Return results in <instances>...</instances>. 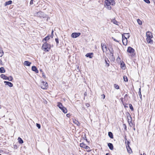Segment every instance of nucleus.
I'll return each instance as SVG.
<instances>
[{
    "mask_svg": "<svg viewBox=\"0 0 155 155\" xmlns=\"http://www.w3.org/2000/svg\"><path fill=\"white\" fill-rule=\"evenodd\" d=\"M44 43L41 47L42 49L44 50L46 52H48L51 48V45L47 43V42Z\"/></svg>",
    "mask_w": 155,
    "mask_h": 155,
    "instance_id": "f257e3e1",
    "label": "nucleus"
},
{
    "mask_svg": "<svg viewBox=\"0 0 155 155\" xmlns=\"http://www.w3.org/2000/svg\"><path fill=\"white\" fill-rule=\"evenodd\" d=\"M57 106L60 109L64 114H66L67 112V109L64 107L62 103L60 102L57 103Z\"/></svg>",
    "mask_w": 155,
    "mask_h": 155,
    "instance_id": "f03ea898",
    "label": "nucleus"
},
{
    "mask_svg": "<svg viewBox=\"0 0 155 155\" xmlns=\"http://www.w3.org/2000/svg\"><path fill=\"white\" fill-rule=\"evenodd\" d=\"M104 3L105 4V5H104L105 7L108 9L110 10L111 8V7L110 6L111 4L108 1V0H106L104 2Z\"/></svg>",
    "mask_w": 155,
    "mask_h": 155,
    "instance_id": "7ed1b4c3",
    "label": "nucleus"
},
{
    "mask_svg": "<svg viewBox=\"0 0 155 155\" xmlns=\"http://www.w3.org/2000/svg\"><path fill=\"white\" fill-rule=\"evenodd\" d=\"M48 84L47 82L42 81L41 85V87L43 89H46L47 88Z\"/></svg>",
    "mask_w": 155,
    "mask_h": 155,
    "instance_id": "20e7f679",
    "label": "nucleus"
},
{
    "mask_svg": "<svg viewBox=\"0 0 155 155\" xmlns=\"http://www.w3.org/2000/svg\"><path fill=\"white\" fill-rule=\"evenodd\" d=\"M37 16L40 18H46V15L43 12H39L37 13Z\"/></svg>",
    "mask_w": 155,
    "mask_h": 155,
    "instance_id": "39448f33",
    "label": "nucleus"
},
{
    "mask_svg": "<svg viewBox=\"0 0 155 155\" xmlns=\"http://www.w3.org/2000/svg\"><path fill=\"white\" fill-rule=\"evenodd\" d=\"M81 35V33L79 32H74L72 34L71 37L73 38H76Z\"/></svg>",
    "mask_w": 155,
    "mask_h": 155,
    "instance_id": "423d86ee",
    "label": "nucleus"
},
{
    "mask_svg": "<svg viewBox=\"0 0 155 155\" xmlns=\"http://www.w3.org/2000/svg\"><path fill=\"white\" fill-rule=\"evenodd\" d=\"M127 118L128 120V123L130 124L132 123L131 117L129 113H128L127 114Z\"/></svg>",
    "mask_w": 155,
    "mask_h": 155,
    "instance_id": "0eeeda50",
    "label": "nucleus"
},
{
    "mask_svg": "<svg viewBox=\"0 0 155 155\" xmlns=\"http://www.w3.org/2000/svg\"><path fill=\"white\" fill-rule=\"evenodd\" d=\"M146 36L147 38H153L152 33L150 31H148L146 32Z\"/></svg>",
    "mask_w": 155,
    "mask_h": 155,
    "instance_id": "6e6552de",
    "label": "nucleus"
},
{
    "mask_svg": "<svg viewBox=\"0 0 155 155\" xmlns=\"http://www.w3.org/2000/svg\"><path fill=\"white\" fill-rule=\"evenodd\" d=\"M127 51L128 53H132L134 52V50L130 47H129L127 48Z\"/></svg>",
    "mask_w": 155,
    "mask_h": 155,
    "instance_id": "1a4fd4ad",
    "label": "nucleus"
},
{
    "mask_svg": "<svg viewBox=\"0 0 155 155\" xmlns=\"http://www.w3.org/2000/svg\"><path fill=\"white\" fill-rule=\"evenodd\" d=\"M105 62L106 64V66H107V67L109 66L110 64V61H109L108 59L106 57L104 58Z\"/></svg>",
    "mask_w": 155,
    "mask_h": 155,
    "instance_id": "9d476101",
    "label": "nucleus"
},
{
    "mask_svg": "<svg viewBox=\"0 0 155 155\" xmlns=\"http://www.w3.org/2000/svg\"><path fill=\"white\" fill-rule=\"evenodd\" d=\"M4 83L6 85H8L10 87H12L13 86V84L10 82L5 81H4Z\"/></svg>",
    "mask_w": 155,
    "mask_h": 155,
    "instance_id": "9b49d317",
    "label": "nucleus"
},
{
    "mask_svg": "<svg viewBox=\"0 0 155 155\" xmlns=\"http://www.w3.org/2000/svg\"><path fill=\"white\" fill-rule=\"evenodd\" d=\"M31 69L32 71H35L36 73H38V71L35 66H32Z\"/></svg>",
    "mask_w": 155,
    "mask_h": 155,
    "instance_id": "f8f14e48",
    "label": "nucleus"
},
{
    "mask_svg": "<svg viewBox=\"0 0 155 155\" xmlns=\"http://www.w3.org/2000/svg\"><path fill=\"white\" fill-rule=\"evenodd\" d=\"M151 38H147L146 40L148 43H150L151 44L153 43V41L151 39Z\"/></svg>",
    "mask_w": 155,
    "mask_h": 155,
    "instance_id": "ddd939ff",
    "label": "nucleus"
},
{
    "mask_svg": "<svg viewBox=\"0 0 155 155\" xmlns=\"http://www.w3.org/2000/svg\"><path fill=\"white\" fill-rule=\"evenodd\" d=\"M93 53H89L87 54L85 56L87 57H89L90 58H91L92 57V55H93Z\"/></svg>",
    "mask_w": 155,
    "mask_h": 155,
    "instance_id": "4468645a",
    "label": "nucleus"
},
{
    "mask_svg": "<svg viewBox=\"0 0 155 155\" xmlns=\"http://www.w3.org/2000/svg\"><path fill=\"white\" fill-rule=\"evenodd\" d=\"M122 42L123 45L126 46L127 45V38H125V39H122Z\"/></svg>",
    "mask_w": 155,
    "mask_h": 155,
    "instance_id": "2eb2a0df",
    "label": "nucleus"
},
{
    "mask_svg": "<svg viewBox=\"0 0 155 155\" xmlns=\"http://www.w3.org/2000/svg\"><path fill=\"white\" fill-rule=\"evenodd\" d=\"M107 146L109 147V149L111 150H113L114 149V147L113 144L111 143H108Z\"/></svg>",
    "mask_w": 155,
    "mask_h": 155,
    "instance_id": "dca6fc26",
    "label": "nucleus"
},
{
    "mask_svg": "<svg viewBox=\"0 0 155 155\" xmlns=\"http://www.w3.org/2000/svg\"><path fill=\"white\" fill-rule=\"evenodd\" d=\"M31 63L30 62L28 61H25L24 62V64L27 66H30Z\"/></svg>",
    "mask_w": 155,
    "mask_h": 155,
    "instance_id": "f3484780",
    "label": "nucleus"
},
{
    "mask_svg": "<svg viewBox=\"0 0 155 155\" xmlns=\"http://www.w3.org/2000/svg\"><path fill=\"white\" fill-rule=\"evenodd\" d=\"M49 39L50 38L49 36H48L43 39L42 41L44 43L45 42H46L47 41L49 40Z\"/></svg>",
    "mask_w": 155,
    "mask_h": 155,
    "instance_id": "a211bd4d",
    "label": "nucleus"
},
{
    "mask_svg": "<svg viewBox=\"0 0 155 155\" xmlns=\"http://www.w3.org/2000/svg\"><path fill=\"white\" fill-rule=\"evenodd\" d=\"M111 22H112L113 24H115L117 25H118V22L117 21L115 20V19H112L111 20Z\"/></svg>",
    "mask_w": 155,
    "mask_h": 155,
    "instance_id": "6ab92c4d",
    "label": "nucleus"
},
{
    "mask_svg": "<svg viewBox=\"0 0 155 155\" xmlns=\"http://www.w3.org/2000/svg\"><path fill=\"white\" fill-rule=\"evenodd\" d=\"M73 122L77 126H79L80 125V124L78 121L75 119L73 120Z\"/></svg>",
    "mask_w": 155,
    "mask_h": 155,
    "instance_id": "aec40b11",
    "label": "nucleus"
},
{
    "mask_svg": "<svg viewBox=\"0 0 155 155\" xmlns=\"http://www.w3.org/2000/svg\"><path fill=\"white\" fill-rule=\"evenodd\" d=\"M110 2V4L112 5H114L115 4V2L114 0H108Z\"/></svg>",
    "mask_w": 155,
    "mask_h": 155,
    "instance_id": "412c9836",
    "label": "nucleus"
},
{
    "mask_svg": "<svg viewBox=\"0 0 155 155\" xmlns=\"http://www.w3.org/2000/svg\"><path fill=\"white\" fill-rule=\"evenodd\" d=\"M101 47L102 49V50L103 52H104V48H107L106 46L105 45V43H101Z\"/></svg>",
    "mask_w": 155,
    "mask_h": 155,
    "instance_id": "4be33fe9",
    "label": "nucleus"
},
{
    "mask_svg": "<svg viewBox=\"0 0 155 155\" xmlns=\"http://www.w3.org/2000/svg\"><path fill=\"white\" fill-rule=\"evenodd\" d=\"M108 135L110 138H111V139L113 138H114L113 137V135L111 132H108Z\"/></svg>",
    "mask_w": 155,
    "mask_h": 155,
    "instance_id": "5701e85b",
    "label": "nucleus"
},
{
    "mask_svg": "<svg viewBox=\"0 0 155 155\" xmlns=\"http://www.w3.org/2000/svg\"><path fill=\"white\" fill-rule=\"evenodd\" d=\"M0 77L1 78H3L4 80H6L7 78V76H5L4 74H2L0 75Z\"/></svg>",
    "mask_w": 155,
    "mask_h": 155,
    "instance_id": "b1692460",
    "label": "nucleus"
},
{
    "mask_svg": "<svg viewBox=\"0 0 155 155\" xmlns=\"http://www.w3.org/2000/svg\"><path fill=\"white\" fill-rule=\"evenodd\" d=\"M5 72V70L3 67L0 68V73H4Z\"/></svg>",
    "mask_w": 155,
    "mask_h": 155,
    "instance_id": "393cba45",
    "label": "nucleus"
},
{
    "mask_svg": "<svg viewBox=\"0 0 155 155\" xmlns=\"http://www.w3.org/2000/svg\"><path fill=\"white\" fill-rule=\"evenodd\" d=\"M18 142L20 144H22L23 143V141L22 139L20 137H18Z\"/></svg>",
    "mask_w": 155,
    "mask_h": 155,
    "instance_id": "a878e982",
    "label": "nucleus"
},
{
    "mask_svg": "<svg viewBox=\"0 0 155 155\" xmlns=\"http://www.w3.org/2000/svg\"><path fill=\"white\" fill-rule=\"evenodd\" d=\"M120 67L121 68L123 69H125V64L124 62L123 63H121Z\"/></svg>",
    "mask_w": 155,
    "mask_h": 155,
    "instance_id": "bb28decb",
    "label": "nucleus"
},
{
    "mask_svg": "<svg viewBox=\"0 0 155 155\" xmlns=\"http://www.w3.org/2000/svg\"><path fill=\"white\" fill-rule=\"evenodd\" d=\"M85 148L87 152H90L91 151L90 147L87 146L85 147Z\"/></svg>",
    "mask_w": 155,
    "mask_h": 155,
    "instance_id": "cd10ccee",
    "label": "nucleus"
},
{
    "mask_svg": "<svg viewBox=\"0 0 155 155\" xmlns=\"http://www.w3.org/2000/svg\"><path fill=\"white\" fill-rule=\"evenodd\" d=\"M6 80L10 81H12L13 80V78L12 76H10L9 77H7Z\"/></svg>",
    "mask_w": 155,
    "mask_h": 155,
    "instance_id": "c85d7f7f",
    "label": "nucleus"
},
{
    "mask_svg": "<svg viewBox=\"0 0 155 155\" xmlns=\"http://www.w3.org/2000/svg\"><path fill=\"white\" fill-rule=\"evenodd\" d=\"M127 143H126V146L127 147V148H129V149H130V147L129 146V144L130 143V142H129L128 140H127Z\"/></svg>",
    "mask_w": 155,
    "mask_h": 155,
    "instance_id": "c756f323",
    "label": "nucleus"
},
{
    "mask_svg": "<svg viewBox=\"0 0 155 155\" xmlns=\"http://www.w3.org/2000/svg\"><path fill=\"white\" fill-rule=\"evenodd\" d=\"M86 144H84L83 143H81L80 144V146L83 148H85V147L86 146Z\"/></svg>",
    "mask_w": 155,
    "mask_h": 155,
    "instance_id": "7c9ffc66",
    "label": "nucleus"
},
{
    "mask_svg": "<svg viewBox=\"0 0 155 155\" xmlns=\"http://www.w3.org/2000/svg\"><path fill=\"white\" fill-rule=\"evenodd\" d=\"M12 3V1L11 0L7 2H5V5H10Z\"/></svg>",
    "mask_w": 155,
    "mask_h": 155,
    "instance_id": "2f4dec72",
    "label": "nucleus"
},
{
    "mask_svg": "<svg viewBox=\"0 0 155 155\" xmlns=\"http://www.w3.org/2000/svg\"><path fill=\"white\" fill-rule=\"evenodd\" d=\"M137 22L139 25H141L142 24V22L139 19L137 20Z\"/></svg>",
    "mask_w": 155,
    "mask_h": 155,
    "instance_id": "473e14b6",
    "label": "nucleus"
},
{
    "mask_svg": "<svg viewBox=\"0 0 155 155\" xmlns=\"http://www.w3.org/2000/svg\"><path fill=\"white\" fill-rule=\"evenodd\" d=\"M4 54V52L3 51L0 49V57H2Z\"/></svg>",
    "mask_w": 155,
    "mask_h": 155,
    "instance_id": "72a5a7b5",
    "label": "nucleus"
},
{
    "mask_svg": "<svg viewBox=\"0 0 155 155\" xmlns=\"http://www.w3.org/2000/svg\"><path fill=\"white\" fill-rule=\"evenodd\" d=\"M123 79H124V81L125 82H127L128 81V79L127 76H124L123 77Z\"/></svg>",
    "mask_w": 155,
    "mask_h": 155,
    "instance_id": "f704fd0d",
    "label": "nucleus"
},
{
    "mask_svg": "<svg viewBox=\"0 0 155 155\" xmlns=\"http://www.w3.org/2000/svg\"><path fill=\"white\" fill-rule=\"evenodd\" d=\"M129 106L131 110H133L134 108H133V107L132 105L131 104H129Z\"/></svg>",
    "mask_w": 155,
    "mask_h": 155,
    "instance_id": "c9c22d12",
    "label": "nucleus"
},
{
    "mask_svg": "<svg viewBox=\"0 0 155 155\" xmlns=\"http://www.w3.org/2000/svg\"><path fill=\"white\" fill-rule=\"evenodd\" d=\"M127 150L128 152H129V153H130L132 152V151L131 149H130V150L129 149V148H127Z\"/></svg>",
    "mask_w": 155,
    "mask_h": 155,
    "instance_id": "e433bc0d",
    "label": "nucleus"
},
{
    "mask_svg": "<svg viewBox=\"0 0 155 155\" xmlns=\"http://www.w3.org/2000/svg\"><path fill=\"white\" fill-rule=\"evenodd\" d=\"M125 36L127 37V38H129L130 37V35L129 33H125Z\"/></svg>",
    "mask_w": 155,
    "mask_h": 155,
    "instance_id": "4c0bfd02",
    "label": "nucleus"
},
{
    "mask_svg": "<svg viewBox=\"0 0 155 155\" xmlns=\"http://www.w3.org/2000/svg\"><path fill=\"white\" fill-rule=\"evenodd\" d=\"M114 86L115 88L117 89H118L119 88V86L118 85L115 84H114Z\"/></svg>",
    "mask_w": 155,
    "mask_h": 155,
    "instance_id": "58836bf2",
    "label": "nucleus"
},
{
    "mask_svg": "<svg viewBox=\"0 0 155 155\" xmlns=\"http://www.w3.org/2000/svg\"><path fill=\"white\" fill-rule=\"evenodd\" d=\"M125 33H124L123 34H122V39H125V38H127V37H126L125 35Z\"/></svg>",
    "mask_w": 155,
    "mask_h": 155,
    "instance_id": "ea45409f",
    "label": "nucleus"
},
{
    "mask_svg": "<svg viewBox=\"0 0 155 155\" xmlns=\"http://www.w3.org/2000/svg\"><path fill=\"white\" fill-rule=\"evenodd\" d=\"M83 139L84 140H86V141L88 142V141L87 139H86V137L85 135H84L83 137H82V139Z\"/></svg>",
    "mask_w": 155,
    "mask_h": 155,
    "instance_id": "a19ab883",
    "label": "nucleus"
},
{
    "mask_svg": "<svg viewBox=\"0 0 155 155\" xmlns=\"http://www.w3.org/2000/svg\"><path fill=\"white\" fill-rule=\"evenodd\" d=\"M36 126L38 129H40L41 128V125L40 124L37 123Z\"/></svg>",
    "mask_w": 155,
    "mask_h": 155,
    "instance_id": "79ce46f5",
    "label": "nucleus"
},
{
    "mask_svg": "<svg viewBox=\"0 0 155 155\" xmlns=\"http://www.w3.org/2000/svg\"><path fill=\"white\" fill-rule=\"evenodd\" d=\"M138 95L139 97H140V98H142V95L141 93V91H139L138 92Z\"/></svg>",
    "mask_w": 155,
    "mask_h": 155,
    "instance_id": "37998d69",
    "label": "nucleus"
},
{
    "mask_svg": "<svg viewBox=\"0 0 155 155\" xmlns=\"http://www.w3.org/2000/svg\"><path fill=\"white\" fill-rule=\"evenodd\" d=\"M55 41L56 42L57 45H58L59 43L58 38H55Z\"/></svg>",
    "mask_w": 155,
    "mask_h": 155,
    "instance_id": "c03bdc74",
    "label": "nucleus"
},
{
    "mask_svg": "<svg viewBox=\"0 0 155 155\" xmlns=\"http://www.w3.org/2000/svg\"><path fill=\"white\" fill-rule=\"evenodd\" d=\"M143 1L149 4L150 3V1L149 0H143Z\"/></svg>",
    "mask_w": 155,
    "mask_h": 155,
    "instance_id": "a18cd8bd",
    "label": "nucleus"
},
{
    "mask_svg": "<svg viewBox=\"0 0 155 155\" xmlns=\"http://www.w3.org/2000/svg\"><path fill=\"white\" fill-rule=\"evenodd\" d=\"M53 32H54V31L53 30H52V31L51 33V38H53Z\"/></svg>",
    "mask_w": 155,
    "mask_h": 155,
    "instance_id": "49530a36",
    "label": "nucleus"
},
{
    "mask_svg": "<svg viewBox=\"0 0 155 155\" xmlns=\"http://www.w3.org/2000/svg\"><path fill=\"white\" fill-rule=\"evenodd\" d=\"M109 51L110 53V54L113 53L114 51H113V48H112L111 50H109Z\"/></svg>",
    "mask_w": 155,
    "mask_h": 155,
    "instance_id": "de8ad7c7",
    "label": "nucleus"
},
{
    "mask_svg": "<svg viewBox=\"0 0 155 155\" xmlns=\"http://www.w3.org/2000/svg\"><path fill=\"white\" fill-rule=\"evenodd\" d=\"M112 38L114 40V41H115L116 42H119V41L118 40H117L115 38H114L113 37H112Z\"/></svg>",
    "mask_w": 155,
    "mask_h": 155,
    "instance_id": "09e8293b",
    "label": "nucleus"
},
{
    "mask_svg": "<svg viewBox=\"0 0 155 155\" xmlns=\"http://www.w3.org/2000/svg\"><path fill=\"white\" fill-rule=\"evenodd\" d=\"M126 137H127L125 135L124 136V139H125V142L126 143L127 142V140Z\"/></svg>",
    "mask_w": 155,
    "mask_h": 155,
    "instance_id": "8fccbe9b",
    "label": "nucleus"
},
{
    "mask_svg": "<svg viewBox=\"0 0 155 155\" xmlns=\"http://www.w3.org/2000/svg\"><path fill=\"white\" fill-rule=\"evenodd\" d=\"M102 98H103V99H104L105 97V96L104 94H102L101 95Z\"/></svg>",
    "mask_w": 155,
    "mask_h": 155,
    "instance_id": "3c124183",
    "label": "nucleus"
},
{
    "mask_svg": "<svg viewBox=\"0 0 155 155\" xmlns=\"http://www.w3.org/2000/svg\"><path fill=\"white\" fill-rule=\"evenodd\" d=\"M124 98L123 97H121L120 98V100L122 103H124Z\"/></svg>",
    "mask_w": 155,
    "mask_h": 155,
    "instance_id": "603ef678",
    "label": "nucleus"
},
{
    "mask_svg": "<svg viewBox=\"0 0 155 155\" xmlns=\"http://www.w3.org/2000/svg\"><path fill=\"white\" fill-rule=\"evenodd\" d=\"M34 0H31L30 2V5L33 4Z\"/></svg>",
    "mask_w": 155,
    "mask_h": 155,
    "instance_id": "864d4df0",
    "label": "nucleus"
},
{
    "mask_svg": "<svg viewBox=\"0 0 155 155\" xmlns=\"http://www.w3.org/2000/svg\"><path fill=\"white\" fill-rule=\"evenodd\" d=\"M42 77L44 78H46V76H45V74H44V73H42Z\"/></svg>",
    "mask_w": 155,
    "mask_h": 155,
    "instance_id": "5fc2aeb1",
    "label": "nucleus"
},
{
    "mask_svg": "<svg viewBox=\"0 0 155 155\" xmlns=\"http://www.w3.org/2000/svg\"><path fill=\"white\" fill-rule=\"evenodd\" d=\"M123 126H124V129H125V130H127L126 129V128H127V126H126V125H125V124H123Z\"/></svg>",
    "mask_w": 155,
    "mask_h": 155,
    "instance_id": "6e6d98bb",
    "label": "nucleus"
},
{
    "mask_svg": "<svg viewBox=\"0 0 155 155\" xmlns=\"http://www.w3.org/2000/svg\"><path fill=\"white\" fill-rule=\"evenodd\" d=\"M14 148L16 149H17L18 148V146L16 145H14Z\"/></svg>",
    "mask_w": 155,
    "mask_h": 155,
    "instance_id": "4d7b16f0",
    "label": "nucleus"
},
{
    "mask_svg": "<svg viewBox=\"0 0 155 155\" xmlns=\"http://www.w3.org/2000/svg\"><path fill=\"white\" fill-rule=\"evenodd\" d=\"M111 54V56L112 57V58L114 59V55H113V54L112 53V54Z\"/></svg>",
    "mask_w": 155,
    "mask_h": 155,
    "instance_id": "13d9d810",
    "label": "nucleus"
},
{
    "mask_svg": "<svg viewBox=\"0 0 155 155\" xmlns=\"http://www.w3.org/2000/svg\"><path fill=\"white\" fill-rule=\"evenodd\" d=\"M86 106L87 107H88L89 106H90V104H88V103H86Z\"/></svg>",
    "mask_w": 155,
    "mask_h": 155,
    "instance_id": "bf43d9fd",
    "label": "nucleus"
},
{
    "mask_svg": "<svg viewBox=\"0 0 155 155\" xmlns=\"http://www.w3.org/2000/svg\"><path fill=\"white\" fill-rule=\"evenodd\" d=\"M84 95L85 96H86L87 95V92H85L84 93Z\"/></svg>",
    "mask_w": 155,
    "mask_h": 155,
    "instance_id": "052dcab7",
    "label": "nucleus"
},
{
    "mask_svg": "<svg viewBox=\"0 0 155 155\" xmlns=\"http://www.w3.org/2000/svg\"><path fill=\"white\" fill-rule=\"evenodd\" d=\"M127 96H128L127 94H126L125 95L124 97V98H125V97H127Z\"/></svg>",
    "mask_w": 155,
    "mask_h": 155,
    "instance_id": "680f3d73",
    "label": "nucleus"
},
{
    "mask_svg": "<svg viewBox=\"0 0 155 155\" xmlns=\"http://www.w3.org/2000/svg\"><path fill=\"white\" fill-rule=\"evenodd\" d=\"M106 155H110V154L109 153H107L106 154Z\"/></svg>",
    "mask_w": 155,
    "mask_h": 155,
    "instance_id": "e2e57ef3",
    "label": "nucleus"
},
{
    "mask_svg": "<svg viewBox=\"0 0 155 155\" xmlns=\"http://www.w3.org/2000/svg\"><path fill=\"white\" fill-rule=\"evenodd\" d=\"M139 91H141V88H140L139 89Z\"/></svg>",
    "mask_w": 155,
    "mask_h": 155,
    "instance_id": "0e129e2a",
    "label": "nucleus"
},
{
    "mask_svg": "<svg viewBox=\"0 0 155 155\" xmlns=\"http://www.w3.org/2000/svg\"><path fill=\"white\" fill-rule=\"evenodd\" d=\"M2 62V60L1 59H0V63H1Z\"/></svg>",
    "mask_w": 155,
    "mask_h": 155,
    "instance_id": "69168bd1",
    "label": "nucleus"
},
{
    "mask_svg": "<svg viewBox=\"0 0 155 155\" xmlns=\"http://www.w3.org/2000/svg\"><path fill=\"white\" fill-rule=\"evenodd\" d=\"M134 130H135V128H134Z\"/></svg>",
    "mask_w": 155,
    "mask_h": 155,
    "instance_id": "338daca9",
    "label": "nucleus"
},
{
    "mask_svg": "<svg viewBox=\"0 0 155 155\" xmlns=\"http://www.w3.org/2000/svg\"><path fill=\"white\" fill-rule=\"evenodd\" d=\"M40 71H41V72L42 71L41 70H40Z\"/></svg>",
    "mask_w": 155,
    "mask_h": 155,
    "instance_id": "774afa93",
    "label": "nucleus"
}]
</instances>
